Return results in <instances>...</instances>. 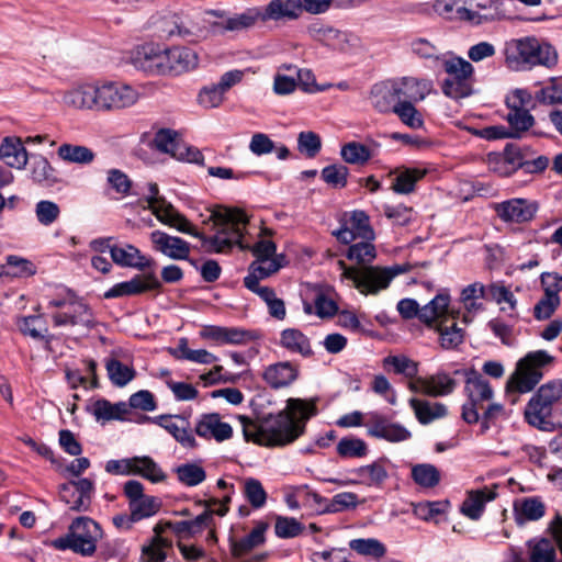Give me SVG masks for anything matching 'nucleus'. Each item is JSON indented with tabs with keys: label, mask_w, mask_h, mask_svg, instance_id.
Returning a JSON list of instances; mask_svg holds the SVG:
<instances>
[{
	"label": "nucleus",
	"mask_w": 562,
	"mask_h": 562,
	"mask_svg": "<svg viewBox=\"0 0 562 562\" xmlns=\"http://www.w3.org/2000/svg\"><path fill=\"white\" fill-rule=\"evenodd\" d=\"M392 82L395 87L398 102L423 101L432 90V83L428 79L403 77L392 79Z\"/></svg>",
	"instance_id": "obj_23"
},
{
	"label": "nucleus",
	"mask_w": 562,
	"mask_h": 562,
	"mask_svg": "<svg viewBox=\"0 0 562 562\" xmlns=\"http://www.w3.org/2000/svg\"><path fill=\"white\" fill-rule=\"evenodd\" d=\"M109 379L116 386H125L135 376V370L116 359H109L105 363Z\"/></svg>",
	"instance_id": "obj_53"
},
{
	"label": "nucleus",
	"mask_w": 562,
	"mask_h": 562,
	"mask_svg": "<svg viewBox=\"0 0 562 562\" xmlns=\"http://www.w3.org/2000/svg\"><path fill=\"white\" fill-rule=\"evenodd\" d=\"M247 289L257 294L265 301L269 307L271 316L283 319L285 316L284 303L281 299L277 297L276 292L270 286L262 283H245Z\"/></svg>",
	"instance_id": "obj_42"
},
{
	"label": "nucleus",
	"mask_w": 562,
	"mask_h": 562,
	"mask_svg": "<svg viewBox=\"0 0 562 562\" xmlns=\"http://www.w3.org/2000/svg\"><path fill=\"white\" fill-rule=\"evenodd\" d=\"M100 112H115L128 109L139 100V92L133 86L116 80H99Z\"/></svg>",
	"instance_id": "obj_13"
},
{
	"label": "nucleus",
	"mask_w": 562,
	"mask_h": 562,
	"mask_svg": "<svg viewBox=\"0 0 562 562\" xmlns=\"http://www.w3.org/2000/svg\"><path fill=\"white\" fill-rule=\"evenodd\" d=\"M483 301L495 302L502 311H514L517 301L514 294L504 285L495 283H470L462 290L461 301L468 313H476L483 310Z\"/></svg>",
	"instance_id": "obj_7"
},
{
	"label": "nucleus",
	"mask_w": 562,
	"mask_h": 562,
	"mask_svg": "<svg viewBox=\"0 0 562 562\" xmlns=\"http://www.w3.org/2000/svg\"><path fill=\"white\" fill-rule=\"evenodd\" d=\"M91 412L98 422L123 419L128 413V406L124 402L112 404L109 401L101 398L92 404Z\"/></svg>",
	"instance_id": "obj_45"
},
{
	"label": "nucleus",
	"mask_w": 562,
	"mask_h": 562,
	"mask_svg": "<svg viewBox=\"0 0 562 562\" xmlns=\"http://www.w3.org/2000/svg\"><path fill=\"white\" fill-rule=\"evenodd\" d=\"M528 548L530 550L529 561L530 562H554L555 561V549L550 540L548 539H532L528 541Z\"/></svg>",
	"instance_id": "obj_56"
},
{
	"label": "nucleus",
	"mask_w": 562,
	"mask_h": 562,
	"mask_svg": "<svg viewBox=\"0 0 562 562\" xmlns=\"http://www.w3.org/2000/svg\"><path fill=\"white\" fill-rule=\"evenodd\" d=\"M195 434L203 439L225 441L233 436V428L216 413L202 415L195 424Z\"/></svg>",
	"instance_id": "obj_24"
},
{
	"label": "nucleus",
	"mask_w": 562,
	"mask_h": 562,
	"mask_svg": "<svg viewBox=\"0 0 562 562\" xmlns=\"http://www.w3.org/2000/svg\"><path fill=\"white\" fill-rule=\"evenodd\" d=\"M380 148V144L371 142L370 145H364L358 142H349L340 149L342 160L350 165H364L372 157H374Z\"/></svg>",
	"instance_id": "obj_32"
},
{
	"label": "nucleus",
	"mask_w": 562,
	"mask_h": 562,
	"mask_svg": "<svg viewBox=\"0 0 562 562\" xmlns=\"http://www.w3.org/2000/svg\"><path fill=\"white\" fill-rule=\"evenodd\" d=\"M124 495L128 501V509L136 521L153 517L161 508V501L144 493V485L135 480H130L124 484Z\"/></svg>",
	"instance_id": "obj_15"
},
{
	"label": "nucleus",
	"mask_w": 562,
	"mask_h": 562,
	"mask_svg": "<svg viewBox=\"0 0 562 562\" xmlns=\"http://www.w3.org/2000/svg\"><path fill=\"white\" fill-rule=\"evenodd\" d=\"M373 240H357L348 244L349 247L345 256L352 265L347 266L342 260L337 261L342 278L350 281H392L409 270L411 266L407 263H395L387 267L372 266L376 257Z\"/></svg>",
	"instance_id": "obj_3"
},
{
	"label": "nucleus",
	"mask_w": 562,
	"mask_h": 562,
	"mask_svg": "<svg viewBox=\"0 0 562 562\" xmlns=\"http://www.w3.org/2000/svg\"><path fill=\"white\" fill-rule=\"evenodd\" d=\"M57 156L67 164L89 165L94 160L95 153L83 145L64 143L58 147Z\"/></svg>",
	"instance_id": "obj_39"
},
{
	"label": "nucleus",
	"mask_w": 562,
	"mask_h": 562,
	"mask_svg": "<svg viewBox=\"0 0 562 562\" xmlns=\"http://www.w3.org/2000/svg\"><path fill=\"white\" fill-rule=\"evenodd\" d=\"M48 304L58 308L52 316L55 326H82L90 328L94 324L90 307L72 294L66 299L50 300Z\"/></svg>",
	"instance_id": "obj_12"
},
{
	"label": "nucleus",
	"mask_w": 562,
	"mask_h": 562,
	"mask_svg": "<svg viewBox=\"0 0 562 562\" xmlns=\"http://www.w3.org/2000/svg\"><path fill=\"white\" fill-rule=\"evenodd\" d=\"M317 414L315 400L289 398L278 414L254 422L241 416L243 434L247 441L265 447H284L301 437L307 420Z\"/></svg>",
	"instance_id": "obj_2"
},
{
	"label": "nucleus",
	"mask_w": 562,
	"mask_h": 562,
	"mask_svg": "<svg viewBox=\"0 0 562 562\" xmlns=\"http://www.w3.org/2000/svg\"><path fill=\"white\" fill-rule=\"evenodd\" d=\"M146 201L148 209L159 222L202 240L203 247L210 251L226 254L234 247L248 248L244 243V232L248 225V216L238 209L221 207L213 212L214 235L206 237L195 231L191 223L180 214L171 203L159 195L157 183H147Z\"/></svg>",
	"instance_id": "obj_1"
},
{
	"label": "nucleus",
	"mask_w": 562,
	"mask_h": 562,
	"mask_svg": "<svg viewBox=\"0 0 562 562\" xmlns=\"http://www.w3.org/2000/svg\"><path fill=\"white\" fill-rule=\"evenodd\" d=\"M441 65L448 75L442 82V92L448 98L459 100L473 92L474 67L462 57L449 55L441 58Z\"/></svg>",
	"instance_id": "obj_8"
},
{
	"label": "nucleus",
	"mask_w": 562,
	"mask_h": 562,
	"mask_svg": "<svg viewBox=\"0 0 562 562\" xmlns=\"http://www.w3.org/2000/svg\"><path fill=\"white\" fill-rule=\"evenodd\" d=\"M507 122L510 126V137H519L522 132L528 131L535 123L533 116L528 109H509Z\"/></svg>",
	"instance_id": "obj_52"
},
{
	"label": "nucleus",
	"mask_w": 562,
	"mask_h": 562,
	"mask_svg": "<svg viewBox=\"0 0 562 562\" xmlns=\"http://www.w3.org/2000/svg\"><path fill=\"white\" fill-rule=\"evenodd\" d=\"M261 21L296 19L301 15L300 0H272L261 10Z\"/></svg>",
	"instance_id": "obj_33"
},
{
	"label": "nucleus",
	"mask_w": 562,
	"mask_h": 562,
	"mask_svg": "<svg viewBox=\"0 0 562 562\" xmlns=\"http://www.w3.org/2000/svg\"><path fill=\"white\" fill-rule=\"evenodd\" d=\"M427 171V168L420 166L400 169L392 184L393 191L400 194L412 193L415 190L416 182L423 179Z\"/></svg>",
	"instance_id": "obj_40"
},
{
	"label": "nucleus",
	"mask_w": 562,
	"mask_h": 562,
	"mask_svg": "<svg viewBox=\"0 0 562 562\" xmlns=\"http://www.w3.org/2000/svg\"><path fill=\"white\" fill-rule=\"evenodd\" d=\"M409 405L417 420L423 425H427L447 415V407L441 403H430L413 397L409 400Z\"/></svg>",
	"instance_id": "obj_41"
},
{
	"label": "nucleus",
	"mask_w": 562,
	"mask_h": 562,
	"mask_svg": "<svg viewBox=\"0 0 562 562\" xmlns=\"http://www.w3.org/2000/svg\"><path fill=\"white\" fill-rule=\"evenodd\" d=\"M554 357L544 350L528 352L517 364L515 372L507 382V391L528 393L543 378V369L551 366Z\"/></svg>",
	"instance_id": "obj_5"
},
{
	"label": "nucleus",
	"mask_w": 562,
	"mask_h": 562,
	"mask_svg": "<svg viewBox=\"0 0 562 562\" xmlns=\"http://www.w3.org/2000/svg\"><path fill=\"white\" fill-rule=\"evenodd\" d=\"M544 513V504L537 497L522 498L514 505L515 520L519 526L527 521L539 520Z\"/></svg>",
	"instance_id": "obj_34"
},
{
	"label": "nucleus",
	"mask_w": 562,
	"mask_h": 562,
	"mask_svg": "<svg viewBox=\"0 0 562 562\" xmlns=\"http://www.w3.org/2000/svg\"><path fill=\"white\" fill-rule=\"evenodd\" d=\"M153 143L157 150L170 154L172 157L178 155L182 146L178 132L171 128L158 130L154 136Z\"/></svg>",
	"instance_id": "obj_48"
},
{
	"label": "nucleus",
	"mask_w": 562,
	"mask_h": 562,
	"mask_svg": "<svg viewBox=\"0 0 562 562\" xmlns=\"http://www.w3.org/2000/svg\"><path fill=\"white\" fill-rule=\"evenodd\" d=\"M100 250H108L114 263L123 268H133L144 272L146 281H157L156 262L132 244H112V238L98 241Z\"/></svg>",
	"instance_id": "obj_10"
},
{
	"label": "nucleus",
	"mask_w": 562,
	"mask_h": 562,
	"mask_svg": "<svg viewBox=\"0 0 562 562\" xmlns=\"http://www.w3.org/2000/svg\"><path fill=\"white\" fill-rule=\"evenodd\" d=\"M0 159L10 168L23 170L29 160V154L20 137L7 136L0 144Z\"/></svg>",
	"instance_id": "obj_27"
},
{
	"label": "nucleus",
	"mask_w": 562,
	"mask_h": 562,
	"mask_svg": "<svg viewBox=\"0 0 562 562\" xmlns=\"http://www.w3.org/2000/svg\"><path fill=\"white\" fill-rule=\"evenodd\" d=\"M384 367H392L394 372L406 378H415L418 373V363L404 355L387 356L383 360Z\"/></svg>",
	"instance_id": "obj_59"
},
{
	"label": "nucleus",
	"mask_w": 562,
	"mask_h": 562,
	"mask_svg": "<svg viewBox=\"0 0 562 562\" xmlns=\"http://www.w3.org/2000/svg\"><path fill=\"white\" fill-rule=\"evenodd\" d=\"M536 211V204L524 199L505 201L497 206L498 216L506 222H528L535 216Z\"/></svg>",
	"instance_id": "obj_28"
},
{
	"label": "nucleus",
	"mask_w": 562,
	"mask_h": 562,
	"mask_svg": "<svg viewBox=\"0 0 562 562\" xmlns=\"http://www.w3.org/2000/svg\"><path fill=\"white\" fill-rule=\"evenodd\" d=\"M414 481L423 487H434L440 481V473L432 464H417L412 469Z\"/></svg>",
	"instance_id": "obj_60"
},
{
	"label": "nucleus",
	"mask_w": 562,
	"mask_h": 562,
	"mask_svg": "<svg viewBox=\"0 0 562 562\" xmlns=\"http://www.w3.org/2000/svg\"><path fill=\"white\" fill-rule=\"evenodd\" d=\"M304 526L293 517L277 516L274 524V532L278 538L289 539L301 535Z\"/></svg>",
	"instance_id": "obj_63"
},
{
	"label": "nucleus",
	"mask_w": 562,
	"mask_h": 562,
	"mask_svg": "<svg viewBox=\"0 0 562 562\" xmlns=\"http://www.w3.org/2000/svg\"><path fill=\"white\" fill-rule=\"evenodd\" d=\"M464 391L468 395V402L462 406V419L468 424L479 422V409L482 403L493 397V390L488 382L475 370L465 371Z\"/></svg>",
	"instance_id": "obj_14"
},
{
	"label": "nucleus",
	"mask_w": 562,
	"mask_h": 562,
	"mask_svg": "<svg viewBox=\"0 0 562 562\" xmlns=\"http://www.w3.org/2000/svg\"><path fill=\"white\" fill-rule=\"evenodd\" d=\"M280 346L292 353H299L302 357L313 355L310 339L296 328H286L281 331Z\"/></svg>",
	"instance_id": "obj_35"
},
{
	"label": "nucleus",
	"mask_w": 562,
	"mask_h": 562,
	"mask_svg": "<svg viewBox=\"0 0 562 562\" xmlns=\"http://www.w3.org/2000/svg\"><path fill=\"white\" fill-rule=\"evenodd\" d=\"M450 296L445 293L437 294L430 302L422 307L420 322L431 326L435 322L443 319L449 312Z\"/></svg>",
	"instance_id": "obj_37"
},
{
	"label": "nucleus",
	"mask_w": 562,
	"mask_h": 562,
	"mask_svg": "<svg viewBox=\"0 0 562 562\" xmlns=\"http://www.w3.org/2000/svg\"><path fill=\"white\" fill-rule=\"evenodd\" d=\"M504 53L507 66L514 70H525L537 65L551 67L558 60L552 45L529 36L507 42Z\"/></svg>",
	"instance_id": "obj_4"
},
{
	"label": "nucleus",
	"mask_w": 562,
	"mask_h": 562,
	"mask_svg": "<svg viewBox=\"0 0 562 562\" xmlns=\"http://www.w3.org/2000/svg\"><path fill=\"white\" fill-rule=\"evenodd\" d=\"M426 380L429 383L427 395L432 397L448 395L452 393L457 386L456 380L443 372L426 378Z\"/></svg>",
	"instance_id": "obj_58"
},
{
	"label": "nucleus",
	"mask_w": 562,
	"mask_h": 562,
	"mask_svg": "<svg viewBox=\"0 0 562 562\" xmlns=\"http://www.w3.org/2000/svg\"><path fill=\"white\" fill-rule=\"evenodd\" d=\"M200 336L218 345H246L261 337L256 330L215 325L204 326L200 331Z\"/></svg>",
	"instance_id": "obj_22"
},
{
	"label": "nucleus",
	"mask_w": 562,
	"mask_h": 562,
	"mask_svg": "<svg viewBox=\"0 0 562 562\" xmlns=\"http://www.w3.org/2000/svg\"><path fill=\"white\" fill-rule=\"evenodd\" d=\"M133 475H140L153 483L162 482L167 477L158 463L148 456L134 457Z\"/></svg>",
	"instance_id": "obj_46"
},
{
	"label": "nucleus",
	"mask_w": 562,
	"mask_h": 562,
	"mask_svg": "<svg viewBox=\"0 0 562 562\" xmlns=\"http://www.w3.org/2000/svg\"><path fill=\"white\" fill-rule=\"evenodd\" d=\"M368 435L390 442H402L411 438L412 434L403 425L392 423L387 417L376 412L366 414Z\"/></svg>",
	"instance_id": "obj_19"
},
{
	"label": "nucleus",
	"mask_w": 562,
	"mask_h": 562,
	"mask_svg": "<svg viewBox=\"0 0 562 562\" xmlns=\"http://www.w3.org/2000/svg\"><path fill=\"white\" fill-rule=\"evenodd\" d=\"M167 49L155 44L138 46L132 54L133 65L148 75H167Z\"/></svg>",
	"instance_id": "obj_20"
},
{
	"label": "nucleus",
	"mask_w": 562,
	"mask_h": 562,
	"mask_svg": "<svg viewBox=\"0 0 562 562\" xmlns=\"http://www.w3.org/2000/svg\"><path fill=\"white\" fill-rule=\"evenodd\" d=\"M276 244L271 240H259L252 247L256 260L249 267L244 281H260L272 277L286 265L283 254H276Z\"/></svg>",
	"instance_id": "obj_11"
},
{
	"label": "nucleus",
	"mask_w": 562,
	"mask_h": 562,
	"mask_svg": "<svg viewBox=\"0 0 562 562\" xmlns=\"http://www.w3.org/2000/svg\"><path fill=\"white\" fill-rule=\"evenodd\" d=\"M93 493L94 483L87 477L69 481L59 487L60 501L75 512H88Z\"/></svg>",
	"instance_id": "obj_17"
},
{
	"label": "nucleus",
	"mask_w": 562,
	"mask_h": 562,
	"mask_svg": "<svg viewBox=\"0 0 562 562\" xmlns=\"http://www.w3.org/2000/svg\"><path fill=\"white\" fill-rule=\"evenodd\" d=\"M262 378L272 389L285 387L296 380L297 369L288 361L277 362L265 369Z\"/></svg>",
	"instance_id": "obj_31"
},
{
	"label": "nucleus",
	"mask_w": 562,
	"mask_h": 562,
	"mask_svg": "<svg viewBox=\"0 0 562 562\" xmlns=\"http://www.w3.org/2000/svg\"><path fill=\"white\" fill-rule=\"evenodd\" d=\"M178 480L186 486H196L205 481V470L198 463H184L176 469Z\"/></svg>",
	"instance_id": "obj_57"
},
{
	"label": "nucleus",
	"mask_w": 562,
	"mask_h": 562,
	"mask_svg": "<svg viewBox=\"0 0 562 562\" xmlns=\"http://www.w3.org/2000/svg\"><path fill=\"white\" fill-rule=\"evenodd\" d=\"M102 538V529L98 522L89 517L76 518L71 526L69 535L57 539L55 547L57 549H70L83 557H91L97 550V542Z\"/></svg>",
	"instance_id": "obj_9"
},
{
	"label": "nucleus",
	"mask_w": 562,
	"mask_h": 562,
	"mask_svg": "<svg viewBox=\"0 0 562 562\" xmlns=\"http://www.w3.org/2000/svg\"><path fill=\"white\" fill-rule=\"evenodd\" d=\"M261 16L260 8H249L240 13L227 18L222 23V27L225 31L231 32L245 31L252 27L258 21H261Z\"/></svg>",
	"instance_id": "obj_44"
},
{
	"label": "nucleus",
	"mask_w": 562,
	"mask_h": 562,
	"mask_svg": "<svg viewBox=\"0 0 562 562\" xmlns=\"http://www.w3.org/2000/svg\"><path fill=\"white\" fill-rule=\"evenodd\" d=\"M337 452L342 458H362L368 452V446L360 438L345 437L338 442Z\"/></svg>",
	"instance_id": "obj_61"
},
{
	"label": "nucleus",
	"mask_w": 562,
	"mask_h": 562,
	"mask_svg": "<svg viewBox=\"0 0 562 562\" xmlns=\"http://www.w3.org/2000/svg\"><path fill=\"white\" fill-rule=\"evenodd\" d=\"M267 528L268 525L265 522L257 524L247 536L232 543V554L235 558H241L255 548L261 546L266 540L265 533Z\"/></svg>",
	"instance_id": "obj_38"
},
{
	"label": "nucleus",
	"mask_w": 562,
	"mask_h": 562,
	"mask_svg": "<svg viewBox=\"0 0 562 562\" xmlns=\"http://www.w3.org/2000/svg\"><path fill=\"white\" fill-rule=\"evenodd\" d=\"M161 283H115L109 291L104 292L105 299H114L130 295H137L145 292L159 291Z\"/></svg>",
	"instance_id": "obj_47"
},
{
	"label": "nucleus",
	"mask_w": 562,
	"mask_h": 562,
	"mask_svg": "<svg viewBox=\"0 0 562 562\" xmlns=\"http://www.w3.org/2000/svg\"><path fill=\"white\" fill-rule=\"evenodd\" d=\"M30 171L33 181L38 184L53 187L59 182L57 170L42 155L33 156Z\"/></svg>",
	"instance_id": "obj_36"
},
{
	"label": "nucleus",
	"mask_w": 562,
	"mask_h": 562,
	"mask_svg": "<svg viewBox=\"0 0 562 562\" xmlns=\"http://www.w3.org/2000/svg\"><path fill=\"white\" fill-rule=\"evenodd\" d=\"M349 548L363 557L381 559L386 554V547L375 538H358L349 541Z\"/></svg>",
	"instance_id": "obj_50"
},
{
	"label": "nucleus",
	"mask_w": 562,
	"mask_h": 562,
	"mask_svg": "<svg viewBox=\"0 0 562 562\" xmlns=\"http://www.w3.org/2000/svg\"><path fill=\"white\" fill-rule=\"evenodd\" d=\"M457 15L460 20L480 25L507 18L502 0H475L471 8H458Z\"/></svg>",
	"instance_id": "obj_16"
},
{
	"label": "nucleus",
	"mask_w": 562,
	"mask_h": 562,
	"mask_svg": "<svg viewBox=\"0 0 562 562\" xmlns=\"http://www.w3.org/2000/svg\"><path fill=\"white\" fill-rule=\"evenodd\" d=\"M494 497L495 493L487 490L472 491L462 503L461 512L467 517L476 520L481 517L485 504Z\"/></svg>",
	"instance_id": "obj_43"
},
{
	"label": "nucleus",
	"mask_w": 562,
	"mask_h": 562,
	"mask_svg": "<svg viewBox=\"0 0 562 562\" xmlns=\"http://www.w3.org/2000/svg\"><path fill=\"white\" fill-rule=\"evenodd\" d=\"M370 102L380 113L394 112L398 99L392 80L375 83L370 92Z\"/></svg>",
	"instance_id": "obj_30"
},
{
	"label": "nucleus",
	"mask_w": 562,
	"mask_h": 562,
	"mask_svg": "<svg viewBox=\"0 0 562 562\" xmlns=\"http://www.w3.org/2000/svg\"><path fill=\"white\" fill-rule=\"evenodd\" d=\"M172 355L179 359H184L203 364H210L217 361V357L205 349H190L188 347V340L186 338H181L179 340L178 347L175 349Z\"/></svg>",
	"instance_id": "obj_51"
},
{
	"label": "nucleus",
	"mask_w": 562,
	"mask_h": 562,
	"mask_svg": "<svg viewBox=\"0 0 562 562\" xmlns=\"http://www.w3.org/2000/svg\"><path fill=\"white\" fill-rule=\"evenodd\" d=\"M356 473L360 482L367 485H379L387 477L386 469L380 462L360 467L356 470Z\"/></svg>",
	"instance_id": "obj_62"
},
{
	"label": "nucleus",
	"mask_w": 562,
	"mask_h": 562,
	"mask_svg": "<svg viewBox=\"0 0 562 562\" xmlns=\"http://www.w3.org/2000/svg\"><path fill=\"white\" fill-rule=\"evenodd\" d=\"M333 235L342 244H351L357 240L375 239V233L370 224V218L363 211H353L341 227L333 232Z\"/></svg>",
	"instance_id": "obj_18"
},
{
	"label": "nucleus",
	"mask_w": 562,
	"mask_h": 562,
	"mask_svg": "<svg viewBox=\"0 0 562 562\" xmlns=\"http://www.w3.org/2000/svg\"><path fill=\"white\" fill-rule=\"evenodd\" d=\"M150 241L154 249L165 256L180 260L186 259L190 254V245L186 240L177 236H170L161 231L150 233Z\"/></svg>",
	"instance_id": "obj_25"
},
{
	"label": "nucleus",
	"mask_w": 562,
	"mask_h": 562,
	"mask_svg": "<svg viewBox=\"0 0 562 562\" xmlns=\"http://www.w3.org/2000/svg\"><path fill=\"white\" fill-rule=\"evenodd\" d=\"M562 289L558 288L555 291L546 289L544 295L533 307V316L538 321H544L551 317L560 305V297L558 292Z\"/></svg>",
	"instance_id": "obj_54"
},
{
	"label": "nucleus",
	"mask_w": 562,
	"mask_h": 562,
	"mask_svg": "<svg viewBox=\"0 0 562 562\" xmlns=\"http://www.w3.org/2000/svg\"><path fill=\"white\" fill-rule=\"evenodd\" d=\"M154 422L166 429L183 448H196V440L187 419L179 416H158L154 418Z\"/></svg>",
	"instance_id": "obj_26"
},
{
	"label": "nucleus",
	"mask_w": 562,
	"mask_h": 562,
	"mask_svg": "<svg viewBox=\"0 0 562 562\" xmlns=\"http://www.w3.org/2000/svg\"><path fill=\"white\" fill-rule=\"evenodd\" d=\"M99 92V80L85 82L66 90L61 100L68 108L100 112Z\"/></svg>",
	"instance_id": "obj_21"
},
{
	"label": "nucleus",
	"mask_w": 562,
	"mask_h": 562,
	"mask_svg": "<svg viewBox=\"0 0 562 562\" xmlns=\"http://www.w3.org/2000/svg\"><path fill=\"white\" fill-rule=\"evenodd\" d=\"M562 398V380L557 379L542 384L529 400L525 418L527 423L540 430H551L552 423L549 417L552 406Z\"/></svg>",
	"instance_id": "obj_6"
},
{
	"label": "nucleus",
	"mask_w": 562,
	"mask_h": 562,
	"mask_svg": "<svg viewBox=\"0 0 562 562\" xmlns=\"http://www.w3.org/2000/svg\"><path fill=\"white\" fill-rule=\"evenodd\" d=\"M7 263L13 271H9L4 266H1L0 278L27 279L33 277L36 272L35 266L31 261L18 256H9L7 258Z\"/></svg>",
	"instance_id": "obj_49"
},
{
	"label": "nucleus",
	"mask_w": 562,
	"mask_h": 562,
	"mask_svg": "<svg viewBox=\"0 0 562 562\" xmlns=\"http://www.w3.org/2000/svg\"><path fill=\"white\" fill-rule=\"evenodd\" d=\"M415 102H397L394 108V114L397 115L400 121L414 130L422 128L424 126V119L422 113L415 108Z\"/></svg>",
	"instance_id": "obj_55"
},
{
	"label": "nucleus",
	"mask_w": 562,
	"mask_h": 562,
	"mask_svg": "<svg viewBox=\"0 0 562 562\" xmlns=\"http://www.w3.org/2000/svg\"><path fill=\"white\" fill-rule=\"evenodd\" d=\"M34 212L40 224L50 226L59 218L60 207L53 201L41 200L35 204Z\"/></svg>",
	"instance_id": "obj_64"
},
{
	"label": "nucleus",
	"mask_w": 562,
	"mask_h": 562,
	"mask_svg": "<svg viewBox=\"0 0 562 562\" xmlns=\"http://www.w3.org/2000/svg\"><path fill=\"white\" fill-rule=\"evenodd\" d=\"M167 75L178 76L192 70L198 65L196 53L189 47L167 49Z\"/></svg>",
	"instance_id": "obj_29"
}]
</instances>
